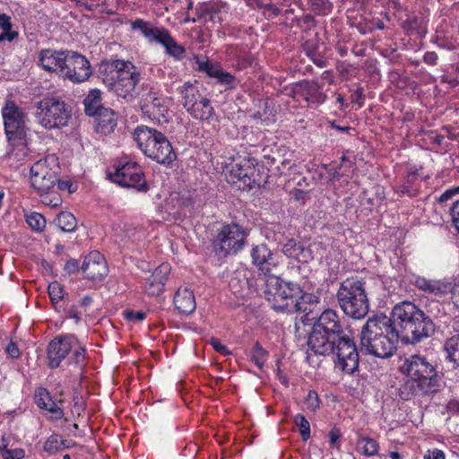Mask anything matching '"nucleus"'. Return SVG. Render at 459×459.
Wrapping results in <instances>:
<instances>
[{"mask_svg": "<svg viewBox=\"0 0 459 459\" xmlns=\"http://www.w3.org/2000/svg\"><path fill=\"white\" fill-rule=\"evenodd\" d=\"M405 376L404 383L399 388V396L410 400L417 395H426L437 391L439 376L437 368L425 357L411 355L399 367Z\"/></svg>", "mask_w": 459, "mask_h": 459, "instance_id": "obj_1", "label": "nucleus"}, {"mask_svg": "<svg viewBox=\"0 0 459 459\" xmlns=\"http://www.w3.org/2000/svg\"><path fill=\"white\" fill-rule=\"evenodd\" d=\"M392 331L404 343H415L435 332L432 320L415 304L403 301L395 305L389 316Z\"/></svg>", "mask_w": 459, "mask_h": 459, "instance_id": "obj_2", "label": "nucleus"}, {"mask_svg": "<svg viewBox=\"0 0 459 459\" xmlns=\"http://www.w3.org/2000/svg\"><path fill=\"white\" fill-rule=\"evenodd\" d=\"M389 322V316L384 314L367 320L360 331L359 351L362 353L381 359L393 356L399 339Z\"/></svg>", "mask_w": 459, "mask_h": 459, "instance_id": "obj_3", "label": "nucleus"}, {"mask_svg": "<svg viewBox=\"0 0 459 459\" xmlns=\"http://www.w3.org/2000/svg\"><path fill=\"white\" fill-rule=\"evenodd\" d=\"M100 74L107 88L124 99L133 97L140 81V74L130 61L117 59L104 63Z\"/></svg>", "mask_w": 459, "mask_h": 459, "instance_id": "obj_4", "label": "nucleus"}, {"mask_svg": "<svg viewBox=\"0 0 459 459\" xmlns=\"http://www.w3.org/2000/svg\"><path fill=\"white\" fill-rule=\"evenodd\" d=\"M348 332L342 325L336 311L325 310L314 325L308 336L307 346L310 351L318 355H329L334 339Z\"/></svg>", "mask_w": 459, "mask_h": 459, "instance_id": "obj_5", "label": "nucleus"}, {"mask_svg": "<svg viewBox=\"0 0 459 459\" xmlns=\"http://www.w3.org/2000/svg\"><path fill=\"white\" fill-rule=\"evenodd\" d=\"M134 139L143 153L158 163L169 165L177 158L167 136L155 128L139 126L134 129Z\"/></svg>", "mask_w": 459, "mask_h": 459, "instance_id": "obj_6", "label": "nucleus"}, {"mask_svg": "<svg viewBox=\"0 0 459 459\" xmlns=\"http://www.w3.org/2000/svg\"><path fill=\"white\" fill-rule=\"evenodd\" d=\"M337 300L343 312L355 319L363 318L369 309L364 282L358 278H348L342 282Z\"/></svg>", "mask_w": 459, "mask_h": 459, "instance_id": "obj_7", "label": "nucleus"}, {"mask_svg": "<svg viewBox=\"0 0 459 459\" xmlns=\"http://www.w3.org/2000/svg\"><path fill=\"white\" fill-rule=\"evenodd\" d=\"M38 123L48 130L68 126L72 118L71 108L59 97H46L35 104Z\"/></svg>", "mask_w": 459, "mask_h": 459, "instance_id": "obj_8", "label": "nucleus"}, {"mask_svg": "<svg viewBox=\"0 0 459 459\" xmlns=\"http://www.w3.org/2000/svg\"><path fill=\"white\" fill-rule=\"evenodd\" d=\"M301 292L299 283L285 281L276 276H269L265 281V297L276 311L293 312L295 299Z\"/></svg>", "mask_w": 459, "mask_h": 459, "instance_id": "obj_9", "label": "nucleus"}, {"mask_svg": "<svg viewBox=\"0 0 459 459\" xmlns=\"http://www.w3.org/2000/svg\"><path fill=\"white\" fill-rule=\"evenodd\" d=\"M72 352L69 363L82 365L85 360L86 351L79 344L77 338L74 335H65L55 338L48 347V365L52 368L60 366L61 361Z\"/></svg>", "mask_w": 459, "mask_h": 459, "instance_id": "obj_10", "label": "nucleus"}, {"mask_svg": "<svg viewBox=\"0 0 459 459\" xmlns=\"http://www.w3.org/2000/svg\"><path fill=\"white\" fill-rule=\"evenodd\" d=\"M60 167L55 155H49L39 160L30 167V183L38 192L49 191L57 182L59 188L64 189L67 185L59 182L58 174Z\"/></svg>", "mask_w": 459, "mask_h": 459, "instance_id": "obj_11", "label": "nucleus"}, {"mask_svg": "<svg viewBox=\"0 0 459 459\" xmlns=\"http://www.w3.org/2000/svg\"><path fill=\"white\" fill-rule=\"evenodd\" d=\"M336 355L335 366L352 374L359 367V351L350 332L334 339L330 354Z\"/></svg>", "mask_w": 459, "mask_h": 459, "instance_id": "obj_12", "label": "nucleus"}, {"mask_svg": "<svg viewBox=\"0 0 459 459\" xmlns=\"http://www.w3.org/2000/svg\"><path fill=\"white\" fill-rule=\"evenodd\" d=\"M246 237V230L238 224L231 223L224 225L213 240L212 246L214 252L219 256H227L231 254H236L243 248Z\"/></svg>", "mask_w": 459, "mask_h": 459, "instance_id": "obj_13", "label": "nucleus"}, {"mask_svg": "<svg viewBox=\"0 0 459 459\" xmlns=\"http://www.w3.org/2000/svg\"><path fill=\"white\" fill-rule=\"evenodd\" d=\"M4 131L8 140H23L27 132V115L13 100H6L2 108Z\"/></svg>", "mask_w": 459, "mask_h": 459, "instance_id": "obj_14", "label": "nucleus"}, {"mask_svg": "<svg viewBox=\"0 0 459 459\" xmlns=\"http://www.w3.org/2000/svg\"><path fill=\"white\" fill-rule=\"evenodd\" d=\"M110 179L122 186L134 188L139 192L148 190L143 172L136 162H126L117 167L116 171L110 174Z\"/></svg>", "mask_w": 459, "mask_h": 459, "instance_id": "obj_15", "label": "nucleus"}, {"mask_svg": "<svg viewBox=\"0 0 459 459\" xmlns=\"http://www.w3.org/2000/svg\"><path fill=\"white\" fill-rule=\"evenodd\" d=\"M256 160L254 158L237 159L233 160L230 169V177L232 183H240L239 187H247L253 189L260 186L256 178Z\"/></svg>", "mask_w": 459, "mask_h": 459, "instance_id": "obj_16", "label": "nucleus"}, {"mask_svg": "<svg viewBox=\"0 0 459 459\" xmlns=\"http://www.w3.org/2000/svg\"><path fill=\"white\" fill-rule=\"evenodd\" d=\"M63 65L62 76L74 83L83 82L91 75L90 62L76 52L69 51Z\"/></svg>", "mask_w": 459, "mask_h": 459, "instance_id": "obj_17", "label": "nucleus"}, {"mask_svg": "<svg viewBox=\"0 0 459 459\" xmlns=\"http://www.w3.org/2000/svg\"><path fill=\"white\" fill-rule=\"evenodd\" d=\"M141 109L145 116L158 124L168 122L169 100L157 91H151L143 95Z\"/></svg>", "mask_w": 459, "mask_h": 459, "instance_id": "obj_18", "label": "nucleus"}, {"mask_svg": "<svg viewBox=\"0 0 459 459\" xmlns=\"http://www.w3.org/2000/svg\"><path fill=\"white\" fill-rule=\"evenodd\" d=\"M253 264L267 278L274 276L273 270L277 267L279 261L277 256L268 248L265 244L255 246L251 251Z\"/></svg>", "mask_w": 459, "mask_h": 459, "instance_id": "obj_19", "label": "nucleus"}, {"mask_svg": "<svg viewBox=\"0 0 459 459\" xmlns=\"http://www.w3.org/2000/svg\"><path fill=\"white\" fill-rule=\"evenodd\" d=\"M84 276L91 281H101L108 274V266L104 256L98 251L85 256L81 267Z\"/></svg>", "mask_w": 459, "mask_h": 459, "instance_id": "obj_20", "label": "nucleus"}, {"mask_svg": "<svg viewBox=\"0 0 459 459\" xmlns=\"http://www.w3.org/2000/svg\"><path fill=\"white\" fill-rule=\"evenodd\" d=\"M413 284L428 295L442 298L452 290V282L447 280H432L423 276H415Z\"/></svg>", "mask_w": 459, "mask_h": 459, "instance_id": "obj_21", "label": "nucleus"}, {"mask_svg": "<svg viewBox=\"0 0 459 459\" xmlns=\"http://www.w3.org/2000/svg\"><path fill=\"white\" fill-rule=\"evenodd\" d=\"M131 29L134 31H140L141 34L149 41L162 44L165 38L169 33L164 27H155L152 22L143 19H136L130 22Z\"/></svg>", "mask_w": 459, "mask_h": 459, "instance_id": "obj_22", "label": "nucleus"}, {"mask_svg": "<svg viewBox=\"0 0 459 459\" xmlns=\"http://www.w3.org/2000/svg\"><path fill=\"white\" fill-rule=\"evenodd\" d=\"M68 52L43 49L39 53V63L44 70L58 73L62 76L63 63L66 60Z\"/></svg>", "mask_w": 459, "mask_h": 459, "instance_id": "obj_23", "label": "nucleus"}, {"mask_svg": "<svg viewBox=\"0 0 459 459\" xmlns=\"http://www.w3.org/2000/svg\"><path fill=\"white\" fill-rule=\"evenodd\" d=\"M295 92L299 94L307 103L320 105L326 100L322 92V86L314 81H303L296 85Z\"/></svg>", "mask_w": 459, "mask_h": 459, "instance_id": "obj_24", "label": "nucleus"}, {"mask_svg": "<svg viewBox=\"0 0 459 459\" xmlns=\"http://www.w3.org/2000/svg\"><path fill=\"white\" fill-rule=\"evenodd\" d=\"M169 273L170 265L167 263L161 264L152 272L144 287L149 295H159L163 290Z\"/></svg>", "mask_w": 459, "mask_h": 459, "instance_id": "obj_25", "label": "nucleus"}, {"mask_svg": "<svg viewBox=\"0 0 459 459\" xmlns=\"http://www.w3.org/2000/svg\"><path fill=\"white\" fill-rule=\"evenodd\" d=\"M174 306L182 315L192 314L196 307L195 298L193 291L187 287H180L174 296Z\"/></svg>", "mask_w": 459, "mask_h": 459, "instance_id": "obj_26", "label": "nucleus"}, {"mask_svg": "<svg viewBox=\"0 0 459 459\" xmlns=\"http://www.w3.org/2000/svg\"><path fill=\"white\" fill-rule=\"evenodd\" d=\"M282 252L290 258H293L300 263H307L313 258L312 252L302 243L295 239H289L282 247Z\"/></svg>", "mask_w": 459, "mask_h": 459, "instance_id": "obj_27", "label": "nucleus"}, {"mask_svg": "<svg viewBox=\"0 0 459 459\" xmlns=\"http://www.w3.org/2000/svg\"><path fill=\"white\" fill-rule=\"evenodd\" d=\"M187 112L193 118L200 121L210 122L215 117V110L211 100L205 96L202 97Z\"/></svg>", "mask_w": 459, "mask_h": 459, "instance_id": "obj_28", "label": "nucleus"}, {"mask_svg": "<svg viewBox=\"0 0 459 459\" xmlns=\"http://www.w3.org/2000/svg\"><path fill=\"white\" fill-rule=\"evenodd\" d=\"M35 403L40 409L53 413L56 419H61L64 416L63 410L56 404L50 394L45 388L39 387L36 390Z\"/></svg>", "mask_w": 459, "mask_h": 459, "instance_id": "obj_29", "label": "nucleus"}, {"mask_svg": "<svg viewBox=\"0 0 459 459\" xmlns=\"http://www.w3.org/2000/svg\"><path fill=\"white\" fill-rule=\"evenodd\" d=\"M179 93L183 100V106L186 111H188L192 107L204 97L197 87L196 82H186L184 85L179 89Z\"/></svg>", "mask_w": 459, "mask_h": 459, "instance_id": "obj_30", "label": "nucleus"}, {"mask_svg": "<svg viewBox=\"0 0 459 459\" xmlns=\"http://www.w3.org/2000/svg\"><path fill=\"white\" fill-rule=\"evenodd\" d=\"M85 113L89 116H97L101 112V91L91 90L83 100Z\"/></svg>", "mask_w": 459, "mask_h": 459, "instance_id": "obj_31", "label": "nucleus"}, {"mask_svg": "<svg viewBox=\"0 0 459 459\" xmlns=\"http://www.w3.org/2000/svg\"><path fill=\"white\" fill-rule=\"evenodd\" d=\"M11 17L6 13H0V43L4 41L12 42L19 35L18 31L13 30Z\"/></svg>", "mask_w": 459, "mask_h": 459, "instance_id": "obj_32", "label": "nucleus"}, {"mask_svg": "<svg viewBox=\"0 0 459 459\" xmlns=\"http://www.w3.org/2000/svg\"><path fill=\"white\" fill-rule=\"evenodd\" d=\"M196 70L205 73L209 77L217 79L223 70L221 65L210 62L206 57H195Z\"/></svg>", "mask_w": 459, "mask_h": 459, "instance_id": "obj_33", "label": "nucleus"}, {"mask_svg": "<svg viewBox=\"0 0 459 459\" xmlns=\"http://www.w3.org/2000/svg\"><path fill=\"white\" fill-rule=\"evenodd\" d=\"M446 358L459 368V333L448 338L444 344Z\"/></svg>", "mask_w": 459, "mask_h": 459, "instance_id": "obj_34", "label": "nucleus"}, {"mask_svg": "<svg viewBox=\"0 0 459 459\" xmlns=\"http://www.w3.org/2000/svg\"><path fill=\"white\" fill-rule=\"evenodd\" d=\"M55 224L65 232L74 231L77 226V221L74 214L68 212H60L55 219Z\"/></svg>", "mask_w": 459, "mask_h": 459, "instance_id": "obj_35", "label": "nucleus"}, {"mask_svg": "<svg viewBox=\"0 0 459 459\" xmlns=\"http://www.w3.org/2000/svg\"><path fill=\"white\" fill-rule=\"evenodd\" d=\"M378 443L371 437H359L358 438V451L366 456L376 455L378 452Z\"/></svg>", "mask_w": 459, "mask_h": 459, "instance_id": "obj_36", "label": "nucleus"}, {"mask_svg": "<svg viewBox=\"0 0 459 459\" xmlns=\"http://www.w3.org/2000/svg\"><path fill=\"white\" fill-rule=\"evenodd\" d=\"M318 302V298L311 293L301 292L300 296L295 299L294 311H299L304 313H309L311 308L307 305H311Z\"/></svg>", "mask_w": 459, "mask_h": 459, "instance_id": "obj_37", "label": "nucleus"}, {"mask_svg": "<svg viewBox=\"0 0 459 459\" xmlns=\"http://www.w3.org/2000/svg\"><path fill=\"white\" fill-rule=\"evenodd\" d=\"M161 45L165 48L168 55H169L177 59L181 58L185 53V48L183 46L179 45L174 39V38L171 36L170 32L165 38V39Z\"/></svg>", "mask_w": 459, "mask_h": 459, "instance_id": "obj_38", "label": "nucleus"}, {"mask_svg": "<svg viewBox=\"0 0 459 459\" xmlns=\"http://www.w3.org/2000/svg\"><path fill=\"white\" fill-rule=\"evenodd\" d=\"M48 290L49 298L55 308L58 309V307H61V306H59V303L62 301L65 296V290L61 284L57 281H53L49 283Z\"/></svg>", "mask_w": 459, "mask_h": 459, "instance_id": "obj_39", "label": "nucleus"}, {"mask_svg": "<svg viewBox=\"0 0 459 459\" xmlns=\"http://www.w3.org/2000/svg\"><path fill=\"white\" fill-rule=\"evenodd\" d=\"M105 112L107 113V115H104L103 117H108L107 119L102 117L101 113L98 114V130H100L102 133H109L113 131L115 126H117V121L112 111L108 112V110H105Z\"/></svg>", "mask_w": 459, "mask_h": 459, "instance_id": "obj_40", "label": "nucleus"}, {"mask_svg": "<svg viewBox=\"0 0 459 459\" xmlns=\"http://www.w3.org/2000/svg\"><path fill=\"white\" fill-rule=\"evenodd\" d=\"M252 361L259 368H262L268 358V352L265 351L261 344L256 342L252 350Z\"/></svg>", "mask_w": 459, "mask_h": 459, "instance_id": "obj_41", "label": "nucleus"}, {"mask_svg": "<svg viewBox=\"0 0 459 459\" xmlns=\"http://www.w3.org/2000/svg\"><path fill=\"white\" fill-rule=\"evenodd\" d=\"M26 222L35 231L40 232L46 227V220L39 212H30L26 216Z\"/></svg>", "mask_w": 459, "mask_h": 459, "instance_id": "obj_42", "label": "nucleus"}, {"mask_svg": "<svg viewBox=\"0 0 459 459\" xmlns=\"http://www.w3.org/2000/svg\"><path fill=\"white\" fill-rule=\"evenodd\" d=\"M294 422L299 427L301 437L307 441L310 437V424L306 417L300 413L294 417Z\"/></svg>", "mask_w": 459, "mask_h": 459, "instance_id": "obj_43", "label": "nucleus"}, {"mask_svg": "<svg viewBox=\"0 0 459 459\" xmlns=\"http://www.w3.org/2000/svg\"><path fill=\"white\" fill-rule=\"evenodd\" d=\"M38 193L41 197V203L48 206L56 208L62 204L61 197L57 193H49L48 191Z\"/></svg>", "mask_w": 459, "mask_h": 459, "instance_id": "obj_44", "label": "nucleus"}, {"mask_svg": "<svg viewBox=\"0 0 459 459\" xmlns=\"http://www.w3.org/2000/svg\"><path fill=\"white\" fill-rule=\"evenodd\" d=\"M306 408L310 411H316L319 408L320 401L317 393L310 390L304 399Z\"/></svg>", "mask_w": 459, "mask_h": 459, "instance_id": "obj_45", "label": "nucleus"}, {"mask_svg": "<svg viewBox=\"0 0 459 459\" xmlns=\"http://www.w3.org/2000/svg\"><path fill=\"white\" fill-rule=\"evenodd\" d=\"M61 444L57 435H51L44 445V450L48 453L54 454L60 449Z\"/></svg>", "mask_w": 459, "mask_h": 459, "instance_id": "obj_46", "label": "nucleus"}, {"mask_svg": "<svg viewBox=\"0 0 459 459\" xmlns=\"http://www.w3.org/2000/svg\"><path fill=\"white\" fill-rule=\"evenodd\" d=\"M212 2L210 3H203L199 4L195 9V13L197 18H193L192 21L195 22L196 20L204 19L207 20L209 12L212 11Z\"/></svg>", "mask_w": 459, "mask_h": 459, "instance_id": "obj_47", "label": "nucleus"}, {"mask_svg": "<svg viewBox=\"0 0 459 459\" xmlns=\"http://www.w3.org/2000/svg\"><path fill=\"white\" fill-rule=\"evenodd\" d=\"M25 451L22 448L5 449L2 451L3 459H23Z\"/></svg>", "mask_w": 459, "mask_h": 459, "instance_id": "obj_48", "label": "nucleus"}, {"mask_svg": "<svg viewBox=\"0 0 459 459\" xmlns=\"http://www.w3.org/2000/svg\"><path fill=\"white\" fill-rule=\"evenodd\" d=\"M217 81L222 85L233 88L236 79L234 75L222 70L219 74Z\"/></svg>", "mask_w": 459, "mask_h": 459, "instance_id": "obj_49", "label": "nucleus"}, {"mask_svg": "<svg viewBox=\"0 0 459 459\" xmlns=\"http://www.w3.org/2000/svg\"><path fill=\"white\" fill-rule=\"evenodd\" d=\"M125 317L129 321L142 322L145 317L146 314L143 311H125Z\"/></svg>", "mask_w": 459, "mask_h": 459, "instance_id": "obj_50", "label": "nucleus"}, {"mask_svg": "<svg viewBox=\"0 0 459 459\" xmlns=\"http://www.w3.org/2000/svg\"><path fill=\"white\" fill-rule=\"evenodd\" d=\"M212 4L213 8L212 12H209L207 20L212 22H220L221 17L219 16V14L221 9V4L220 3H212Z\"/></svg>", "mask_w": 459, "mask_h": 459, "instance_id": "obj_51", "label": "nucleus"}, {"mask_svg": "<svg viewBox=\"0 0 459 459\" xmlns=\"http://www.w3.org/2000/svg\"><path fill=\"white\" fill-rule=\"evenodd\" d=\"M210 344L212 348L221 354L227 355L230 353L227 347L223 345L221 341L217 338H212L210 340Z\"/></svg>", "mask_w": 459, "mask_h": 459, "instance_id": "obj_52", "label": "nucleus"}, {"mask_svg": "<svg viewBox=\"0 0 459 459\" xmlns=\"http://www.w3.org/2000/svg\"><path fill=\"white\" fill-rule=\"evenodd\" d=\"M451 215L453 223L459 232V200L456 201L451 208Z\"/></svg>", "mask_w": 459, "mask_h": 459, "instance_id": "obj_53", "label": "nucleus"}, {"mask_svg": "<svg viewBox=\"0 0 459 459\" xmlns=\"http://www.w3.org/2000/svg\"><path fill=\"white\" fill-rule=\"evenodd\" d=\"M5 352L13 359H17L20 357V350L16 343L13 342H11L7 344Z\"/></svg>", "mask_w": 459, "mask_h": 459, "instance_id": "obj_54", "label": "nucleus"}, {"mask_svg": "<svg viewBox=\"0 0 459 459\" xmlns=\"http://www.w3.org/2000/svg\"><path fill=\"white\" fill-rule=\"evenodd\" d=\"M437 54L434 51H428L423 56V61L430 65H435L437 61Z\"/></svg>", "mask_w": 459, "mask_h": 459, "instance_id": "obj_55", "label": "nucleus"}, {"mask_svg": "<svg viewBox=\"0 0 459 459\" xmlns=\"http://www.w3.org/2000/svg\"><path fill=\"white\" fill-rule=\"evenodd\" d=\"M459 193V187L448 189L445 191L438 198L439 203H445L449 200L453 195Z\"/></svg>", "mask_w": 459, "mask_h": 459, "instance_id": "obj_56", "label": "nucleus"}, {"mask_svg": "<svg viewBox=\"0 0 459 459\" xmlns=\"http://www.w3.org/2000/svg\"><path fill=\"white\" fill-rule=\"evenodd\" d=\"M65 269L68 273H74L79 270V264L75 259H70L66 262Z\"/></svg>", "mask_w": 459, "mask_h": 459, "instance_id": "obj_57", "label": "nucleus"}, {"mask_svg": "<svg viewBox=\"0 0 459 459\" xmlns=\"http://www.w3.org/2000/svg\"><path fill=\"white\" fill-rule=\"evenodd\" d=\"M450 293L452 294L453 303L459 307V281L452 283V290Z\"/></svg>", "mask_w": 459, "mask_h": 459, "instance_id": "obj_58", "label": "nucleus"}, {"mask_svg": "<svg viewBox=\"0 0 459 459\" xmlns=\"http://www.w3.org/2000/svg\"><path fill=\"white\" fill-rule=\"evenodd\" d=\"M425 459H445V454L442 450L434 449L428 451V454L424 456Z\"/></svg>", "mask_w": 459, "mask_h": 459, "instance_id": "obj_59", "label": "nucleus"}, {"mask_svg": "<svg viewBox=\"0 0 459 459\" xmlns=\"http://www.w3.org/2000/svg\"><path fill=\"white\" fill-rule=\"evenodd\" d=\"M341 433L340 430L336 428H333L329 432L330 443L334 445L337 440L340 438Z\"/></svg>", "mask_w": 459, "mask_h": 459, "instance_id": "obj_60", "label": "nucleus"}, {"mask_svg": "<svg viewBox=\"0 0 459 459\" xmlns=\"http://www.w3.org/2000/svg\"><path fill=\"white\" fill-rule=\"evenodd\" d=\"M68 317L74 319L76 323H79L81 321V316L79 312L76 310L75 307H72L69 308L68 312Z\"/></svg>", "mask_w": 459, "mask_h": 459, "instance_id": "obj_61", "label": "nucleus"}, {"mask_svg": "<svg viewBox=\"0 0 459 459\" xmlns=\"http://www.w3.org/2000/svg\"><path fill=\"white\" fill-rule=\"evenodd\" d=\"M330 125H331L332 128L336 129L342 133L349 132V130L351 129L350 126H341L337 125L336 121H331Z\"/></svg>", "mask_w": 459, "mask_h": 459, "instance_id": "obj_62", "label": "nucleus"}, {"mask_svg": "<svg viewBox=\"0 0 459 459\" xmlns=\"http://www.w3.org/2000/svg\"><path fill=\"white\" fill-rule=\"evenodd\" d=\"M92 303V298L89 295L84 296L80 302L82 307H87Z\"/></svg>", "mask_w": 459, "mask_h": 459, "instance_id": "obj_63", "label": "nucleus"}, {"mask_svg": "<svg viewBox=\"0 0 459 459\" xmlns=\"http://www.w3.org/2000/svg\"><path fill=\"white\" fill-rule=\"evenodd\" d=\"M390 458L391 459H401L402 457L398 452H391Z\"/></svg>", "mask_w": 459, "mask_h": 459, "instance_id": "obj_64", "label": "nucleus"}]
</instances>
